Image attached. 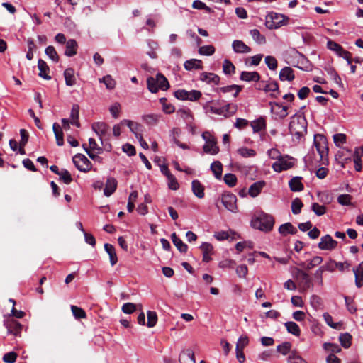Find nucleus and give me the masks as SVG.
Masks as SVG:
<instances>
[{
	"mask_svg": "<svg viewBox=\"0 0 363 363\" xmlns=\"http://www.w3.org/2000/svg\"><path fill=\"white\" fill-rule=\"evenodd\" d=\"M290 133L300 140L307 133V121L304 116L294 114L289 126Z\"/></svg>",
	"mask_w": 363,
	"mask_h": 363,
	"instance_id": "nucleus-1",
	"label": "nucleus"
},
{
	"mask_svg": "<svg viewBox=\"0 0 363 363\" xmlns=\"http://www.w3.org/2000/svg\"><path fill=\"white\" fill-rule=\"evenodd\" d=\"M274 225V218L272 216L262 213L251 221V225L255 229L264 232H269Z\"/></svg>",
	"mask_w": 363,
	"mask_h": 363,
	"instance_id": "nucleus-2",
	"label": "nucleus"
},
{
	"mask_svg": "<svg viewBox=\"0 0 363 363\" xmlns=\"http://www.w3.org/2000/svg\"><path fill=\"white\" fill-rule=\"evenodd\" d=\"M314 145L320 155L323 164L325 160L328 162L327 157L328 154V141L326 138L321 134H316L314 136Z\"/></svg>",
	"mask_w": 363,
	"mask_h": 363,
	"instance_id": "nucleus-3",
	"label": "nucleus"
},
{
	"mask_svg": "<svg viewBox=\"0 0 363 363\" xmlns=\"http://www.w3.org/2000/svg\"><path fill=\"white\" fill-rule=\"evenodd\" d=\"M327 48L334 51L339 57L345 59L348 65L352 64V54L349 51L345 50L340 44L329 40L327 43Z\"/></svg>",
	"mask_w": 363,
	"mask_h": 363,
	"instance_id": "nucleus-4",
	"label": "nucleus"
},
{
	"mask_svg": "<svg viewBox=\"0 0 363 363\" xmlns=\"http://www.w3.org/2000/svg\"><path fill=\"white\" fill-rule=\"evenodd\" d=\"M174 95L179 100L196 101L201 98L202 94L198 90L186 91L185 89H178L174 91Z\"/></svg>",
	"mask_w": 363,
	"mask_h": 363,
	"instance_id": "nucleus-5",
	"label": "nucleus"
},
{
	"mask_svg": "<svg viewBox=\"0 0 363 363\" xmlns=\"http://www.w3.org/2000/svg\"><path fill=\"white\" fill-rule=\"evenodd\" d=\"M285 16L277 13H271L266 17V26L269 29H276L284 24Z\"/></svg>",
	"mask_w": 363,
	"mask_h": 363,
	"instance_id": "nucleus-6",
	"label": "nucleus"
},
{
	"mask_svg": "<svg viewBox=\"0 0 363 363\" xmlns=\"http://www.w3.org/2000/svg\"><path fill=\"white\" fill-rule=\"evenodd\" d=\"M292 157L288 155L281 156L278 160H277L272 164V169L277 172H281L284 170H287L294 166V162L291 161Z\"/></svg>",
	"mask_w": 363,
	"mask_h": 363,
	"instance_id": "nucleus-7",
	"label": "nucleus"
},
{
	"mask_svg": "<svg viewBox=\"0 0 363 363\" xmlns=\"http://www.w3.org/2000/svg\"><path fill=\"white\" fill-rule=\"evenodd\" d=\"M221 202L228 211L233 213L237 212V198L235 194L229 192L223 194L221 197Z\"/></svg>",
	"mask_w": 363,
	"mask_h": 363,
	"instance_id": "nucleus-8",
	"label": "nucleus"
},
{
	"mask_svg": "<svg viewBox=\"0 0 363 363\" xmlns=\"http://www.w3.org/2000/svg\"><path fill=\"white\" fill-rule=\"evenodd\" d=\"M73 163L80 172H88L91 169L90 161L82 154H77L73 157Z\"/></svg>",
	"mask_w": 363,
	"mask_h": 363,
	"instance_id": "nucleus-9",
	"label": "nucleus"
},
{
	"mask_svg": "<svg viewBox=\"0 0 363 363\" xmlns=\"http://www.w3.org/2000/svg\"><path fill=\"white\" fill-rule=\"evenodd\" d=\"M296 277L298 279L299 284L301 286L303 291H306L313 287V284L312 283L311 278L306 272L302 269H297Z\"/></svg>",
	"mask_w": 363,
	"mask_h": 363,
	"instance_id": "nucleus-10",
	"label": "nucleus"
},
{
	"mask_svg": "<svg viewBox=\"0 0 363 363\" xmlns=\"http://www.w3.org/2000/svg\"><path fill=\"white\" fill-rule=\"evenodd\" d=\"M337 245V242L330 235H326L320 238L318 243V247L323 250H332Z\"/></svg>",
	"mask_w": 363,
	"mask_h": 363,
	"instance_id": "nucleus-11",
	"label": "nucleus"
},
{
	"mask_svg": "<svg viewBox=\"0 0 363 363\" xmlns=\"http://www.w3.org/2000/svg\"><path fill=\"white\" fill-rule=\"evenodd\" d=\"M92 130L96 133V135L102 139L109 129V126L104 122H96L92 124Z\"/></svg>",
	"mask_w": 363,
	"mask_h": 363,
	"instance_id": "nucleus-12",
	"label": "nucleus"
},
{
	"mask_svg": "<svg viewBox=\"0 0 363 363\" xmlns=\"http://www.w3.org/2000/svg\"><path fill=\"white\" fill-rule=\"evenodd\" d=\"M203 254V262H209L211 260V255L213 252V247L209 242H203L200 246Z\"/></svg>",
	"mask_w": 363,
	"mask_h": 363,
	"instance_id": "nucleus-13",
	"label": "nucleus"
},
{
	"mask_svg": "<svg viewBox=\"0 0 363 363\" xmlns=\"http://www.w3.org/2000/svg\"><path fill=\"white\" fill-rule=\"evenodd\" d=\"M6 326L8 330V333L14 335H18L22 330V325L15 320H8Z\"/></svg>",
	"mask_w": 363,
	"mask_h": 363,
	"instance_id": "nucleus-14",
	"label": "nucleus"
},
{
	"mask_svg": "<svg viewBox=\"0 0 363 363\" xmlns=\"http://www.w3.org/2000/svg\"><path fill=\"white\" fill-rule=\"evenodd\" d=\"M200 79L207 84H213L215 85L218 84L220 82L219 76L211 72H202L200 74Z\"/></svg>",
	"mask_w": 363,
	"mask_h": 363,
	"instance_id": "nucleus-15",
	"label": "nucleus"
},
{
	"mask_svg": "<svg viewBox=\"0 0 363 363\" xmlns=\"http://www.w3.org/2000/svg\"><path fill=\"white\" fill-rule=\"evenodd\" d=\"M279 77L281 81L291 82L295 78L294 70L290 67H284L281 69Z\"/></svg>",
	"mask_w": 363,
	"mask_h": 363,
	"instance_id": "nucleus-16",
	"label": "nucleus"
},
{
	"mask_svg": "<svg viewBox=\"0 0 363 363\" xmlns=\"http://www.w3.org/2000/svg\"><path fill=\"white\" fill-rule=\"evenodd\" d=\"M232 47L234 52L237 53H248L251 51V48L240 40H234Z\"/></svg>",
	"mask_w": 363,
	"mask_h": 363,
	"instance_id": "nucleus-17",
	"label": "nucleus"
},
{
	"mask_svg": "<svg viewBox=\"0 0 363 363\" xmlns=\"http://www.w3.org/2000/svg\"><path fill=\"white\" fill-rule=\"evenodd\" d=\"M78 44L74 39H70L66 43L65 55L67 57H72L77 52Z\"/></svg>",
	"mask_w": 363,
	"mask_h": 363,
	"instance_id": "nucleus-18",
	"label": "nucleus"
},
{
	"mask_svg": "<svg viewBox=\"0 0 363 363\" xmlns=\"http://www.w3.org/2000/svg\"><path fill=\"white\" fill-rule=\"evenodd\" d=\"M117 188V181L114 178H108L104 189V194L106 196L112 195Z\"/></svg>",
	"mask_w": 363,
	"mask_h": 363,
	"instance_id": "nucleus-19",
	"label": "nucleus"
},
{
	"mask_svg": "<svg viewBox=\"0 0 363 363\" xmlns=\"http://www.w3.org/2000/svg\"><path fill=\"white\" fill-rule=\"evenodd\" d=\"M242 86L233 84V85L220 87L217 89V92L218 93L221 92V93L225 94L228 92L235 91L234 94H233V96L234 98H236L238 96V94L242 91Z\"/></svg>",
	"mask_w": 363,
	"mask_h": 363,
	"instance_id": "nucleus-20",
	"label": "nucleus"
},
{
	"mask_svg": "<svg viewBox=\"0 0 363 363\" xmlns=\"http://www.w3.org/2000/svg\"><path fill=\"white\" fill-rule=\"evenodd\" d=\"M265 184L266 183L264 181H258L253 183L249 188V194L252 197L257 196L260 194Z\"/></svg>",
	"mask_w": 363,
	"mask_h": 363,
	"instance_id": "nucleus-21",
	"label": "nucleus"
},
{
	"mask_svg": "<svg viewBox=\"0 0 363 363\" xmlns=\"http://www.w3.org/2000/svg\"><path fill=\"white\" fill-rule=\"evenodd\" d=\"M240 79L245 82H258L260 79V75L257 72H241Z\"/></svg>",
	"mask_w": 363,
	"mask_h": 363,
	"instance_id": "nucleus-22",
	"label": "nucleus"
},
{
	"mask_svg": "<svg viewBox=\"0 0 363 363\" xmlns=\"http://www.w3.org/2000/svg\"><path fill=\"white\" fill-rule=\"evenodd\" d=\"M52 130L55 136L56 143L58 146L64 145V135L61 126L57 123H54Z\"/></svg>",
	"mask_w": 363,
	"mask_h": 363,
	"instance_id": "nucleus-23",
	"label": "nucleus"
},
{
	"mask_svg": "<svg viewBox=\"0 0 363 363\" xmlns=\"http://www.w3.org/2000/svg\"><path fill=\"white\" fill-rule=\"evenodd\" d=\"M203 148L206 153L210 155H216L219 152V147L217 146L216 139L205 143Z\"/></svg>",
	"mask_w": 363,
	"mask_h": 363,
	"instance_id": "nucleus-24",
	"label": "nucleus"
},
{
	"mask_svg": "<svg viewBox=\"0 0 363 363\" xmlns=\"http://www.w3.org/2000/svg\"><path fill=\"white\" fill-rule=\"evenodd\" d=\"M171 239H172L173 244L175 245V247L177 248V250L180 252L185 253L187 252V250H188L187 245L184 243L183 241L177 237L176 233H173L171 235Z\"/></svg>",
	"mask_w": 363,
	"mask_h": 363,
	"instance_id": "nucleus-25",
	"label": "nucleus"
},
{
	"mask_svg": "<svg viewBox=\"0 0 363 363\" xmlns=\"http://www.w3.org/2000/svg\"><path fill=\"white\" fill-rule=\"evenodd\" d=\"M279 233L283 236L294 235L297 233V229L291 223H286L279 226Z\"/></svg>",
	"mask_w": 363,
	"mask_h": 363,
	"instance_id": "nucleus-26",
	"label": "nucleus"
},
{
	"mask_svg": "<svg viewBox=\"0 0 363 363\" xmlns=\"http://www.w3.org/2000/svg\"><path fill=\"white\" fill-rule=\"evenodd\" d=\"M266 92L272 91L271 96L277 98L279 94V84L276 81L268 82L263 88Z\"/></svg>",
	"mask_w": 363,
	"mask_h": 363,
	"instance_id": "nucleus-27",
	"label": "nucleus"
},
{
	"mask_svg": "<svg viewBox=\"0 0 363 363\" xmlns=\"http://www.w3.org/2000/svg\"><path fill=\"white\" fill-rule=\"evenodd\" d=\"M302 177H294L289 182V185L292 191H301L303 189L304 186L301 182Z\"/></svg>",
	"mask_w": 363,
	"mask_h": 363,
	"instance_id": "nucleus-28",
	"label": "nucleus"
},
{
	"mask_svg": "<svg viewBox=\"0 0 363 363\" xmlns=\"http://www.w3.org/2000/svg\"><path fill=\"white\" fill-rule=\"evenodd\" d=\"M191 186L193 193L196 197L199 199L204 197V187L199 180H193Z\"/></svg>",
	"mask_w": 363,
	"mask_h": 363,
	"instance_id": "nucleus-29",
	"label": "nucleus"
},
{
	"mask_svg": "<svg viewBox=\"0 0 363 363\" xmlns=\"http://www.w3.org/2000/svg\"><path fill=\"white\" fill-rule=\"evenodd\" d=\"M38 67L40 70L39 76L45 79H50L51 77L48 75V72L50 71L49 67L47 65L46 62L40 59L38 62Z\"/></svg>",
	"mask_w": 363,
	"mask_h": 363,
	"instance_id": "nucleus-30",
	"label": "nucleus"
},
{
	"mask_svg": "<svg viewBox=\"0 0 363 363\" xmlns=\"http://www.w3.org/2000/svg\"><path fill=\"white\" fill-rule=\"evenodd\" d=\"M104 250L109 255L111 266H114L118 262V257L114 246L111 244L106 243L104 244Z\"/></svg>",
	"mask_w": 363,
	"mask_h": 363,
	"instance_id": "nucleus-31",
	"label": "nucleus"
},
{
	"mask_svg": "<svg viewBox=\"0 0 363 363\" xmlns=\"http://www.w3.org/2000/svg\"><path fill=\"white\" fill-rule=\"evenodd\" d=\"M179 361L181 363H196L194 352L191 350H186L182 352L179 356Z\"/></svg>",
	"mask_w": 363,
	"mask_h": 363,
	"instance_id": "nucleus-32",
	"label": "nucleus"
},
{
	"mask_svg": "<svg viewBox=\"0 0 363 363\" xmlns=\"http://www.w3.org/2000/svg\"><path fill=\"white\" fill-rule=\"evenodd\" d=\"M184 68L186 70H191V69H202V61L197 59H191L189 60H186L184 62Z\"/></svg>",
	"mask_w": 363,
	"mask_h": 363,
	"instance_id": "nucleus-33",
	"label": "nucleus"
},
{
	"mask_svg": "<svg viewBox=\"0 0 363 363\" xmlns=\"http://www.w3.org/2000/svg\"><path fill=\"white\" fill-rule=\"evenodd\" d=\"M65 84L67 86H72L76 83L74 71L72 68H67L64 72Z\"/></svg>",
	"mask_w": 363,
	"mask_h": 363,
	"instance_id": "nucleus-34",
	"label": "nucleus"
},
{
	"mask_svg": "<svg viewBox=\"0 0 363 363\" xmlns=\"http://www.w3.org/2000/svg\"><path fill=\"white\" fill-rule=\"evenodd\" d=\"M250 125L255 133H258L266 128V121L262 117L252 121Z\"/></svg>",
	"mask_w": 363,
	"mask_h": 363,
	"instance_id": "nucleus-35",
	"label": "nucleus"
},
{
	"mask_svg": "<svg viewBox=\"0 0 363 363\" xmlns=\"http://www.w3.org/2000/svg\"><path fill=\"white\" fill-rule=\"evenodd\" d=\"M284 325H285L288 333H289L296 337L300 336L301 330H300L299 326L296 323H294L293 321H289V322L285 323Z\"/></svg>",
	"mask_w": 363,
	"mask_h": 363,
	"instance_id": "nucleus-36",
	"label": "nucleus"
},
{
	"mask_svg": "<svg viewBox=\"0 0 363 363\" xmlns=\"http://www.w3.org/2000/svg\"><path fill=\"white\" fill-rule=\"evenodd\" d=\"M211 170L216 179H221L223 173V165L220 161H214L211 165Z\"/></svg>",
	"mask_w": 363,
	"mask_h": 363,
	"instance_id": "nucleus-37",
	"label": "nucleus"
},
{
	"mask_svg": "<svg viewBox=\"0 0 363 363\" xmlns=\"http://www.w3.org/2000/svg\"><path fill=\"white\" fill-rule=\"evenodd\" d=\"M159 89L166 91L169 88V84L167 79L161 73L156 74Z\"/></svg>",
	"mask_w": 363,
	"mask_h": 363,
	"instance_id": "nucleus-38",
	"label": "nucleus"
},
{
	"mask_svg": "<svg viewBox=\"0 0 363 363\" xmlns=\"http://www.w3.org/2000/svg\"><path fill=\"white\" fill-rule=\"evenodd\" d=\"M210 103H213V101H210ZM208 104H209V102L206 103V104L203 106V108H208V111L212 113H215L217 115H222V116H225V118L228 117V114L225 113L223 106L221 107H216L214 106H209Z\"/></svg>",
	"mask_w": 363,
	"mask_h": 363,
	"instance_id": "nucleus-39",
	"label": "nucleus"
},
{
	"mask_svg": "<svg viewBox=\"0 0 363 363\" xmlns=\"http://www.w3.org/2000/svg\"><path fill=\"white\" fill-rule=\"evenodd\" d=\"M177 114L187 123H191L193 120V116L189 108H180L177 111Z\"/></svg>",
	"mask_w": 363,
	"mask_h": 363,
	"instance_id": "nucleus-40",
	"label": "nucleus"
},
{
	"mask_svg": "<svg viewBox=\"0 0 363 363\" xmlns=\"http://www.w3.org/2000/svg\"><path fill=\"white\" fill-rule=\"evenodd\" d=\"M323 316L325 323L332 328L336 330H340L342 328V323L341 322L333 323V317L328 313H324Z\"/></svg>",
	"mask_w": 363,
	"mask_h": 363,
	"instance_id": "nucleus-41",
	"label": "nucleus"
},
{
	"mask_svg": "<svg viewBox=\"0 0 363 363\" xmlns=\"http://www.w3.org/2000/svg\"><path fill=\"white\" fill-rule=\"evenodd\" d=\"M352 337L348 333H342L339 337V341L340 342L341 345L345 348H348L351 345Z\"/></svg>",
	"mask_w": 363,
	"mask_h": 363,
	"instance_id": "nucleus-42",
	"label": "nucleus"
},
{
	"mask_svg": "<svg viewBox=\"0 0 363 363\" xmlns=\"http://www.w3.org/2000/svg\"><path fill=\"white\" fill-rule=\"evenodd\" d=\"M147 86L148 90L152 93H157L159 90L157 78L149 77L147 79Z\"/></svg>",
	"mask_w": 363,
	"mask_h": 363,
	"instance_id": "nucleus-43",
	"label": "nucleus"
},
{
	"mask_svg": "<svg viewBox=\"0 0 363 363\" xmlns=\"http://www.w3.org/2000/svg\"><path fill=\"white\" fill-rule=\"evenodd\" d=\"M310 303H311V306L315 310H319L323 308L322 298L317 295H312L311 296Z\"/></svg>",
	"mask_w": 363,
	"mask_h": 363,
	"instance_id": "nucleus-44",
	"label": "nucleus"
},
{
	"mask_svg": "<svg viewBox=\"0 0 363 363\" xmlns=\"http://www.w3.org/2000/svg\"><path fill=\"white\" fill-rule=\"evenodd\" d=\"M252 38L259 44H264L266 43V38L264 35H261L257 29H252L250 31Z\"/></svg>",
	"mask_w": 363,
	"mask_h": 363,
	"instance_id": "nucleus-45",
	"label": "nucleus"
},
{
	"mask_svg": "<svg viewBox=\"0 0 363 363\" xmlns=\"http://www.w3.org/2000/svg\"><path fill=\"white\" fill-rule=\"evenodd\" d=\"M160 118L157 114H147L143 116V120L148 125H155L157 123Z\"/></svg>",
	"mask_w": 363,
	"mask_h": 363,
	"instance_id": "nucleus-46",
	"label": "nucleus"
},
{
	"mask_svg": "<svg viewBox=\"0 0 363 363\" xmlns=\"http://www.w3.org/2000/svg\"><path fill=\"white\" fill-rule=\"evenodd\" d=\"M71 311L77 319L86 318V314L84 309L76 306H71Z\"/></svg>",
	"mask_w": 363,
	"mask_h": 363,
	"instance_id": "nucleus-47",
	"label": "nucleus"
},
{
	"mask_svg": "<svg viewBox=\"0 0 363 363\" xmlns=\"http://www.w3.org/2000/svg\"><path fill=\"white\" fill-rule=\"evenodd\" d=\"M223 70L225 74H232L235 73V67L229 60L225 59L223 61Z\"/></svg>",
	"mask_w": 363,
	"mask_h": 363,
	"instance_id": "nucleus-48",
	"label": "nucleus"
},
{
	"mask_svg": "<svg viewBox=\"0 0 363 363\" xmlns=\"http://www.w3.org/2000/svg\"><path fill=\"white\" fill-rule=\"evenodd\" d=\"M45 52L53 62H58L59 56L53 46H48L45 48Z\"/></svg>",
	"mask_w": 363,
	"mask_h": 363,
	"instance_id": "nucleus-49",
	"label": "nucleus"
},
{
	"mask_svg": "<svg viewBox=\"0 0 363 363\" xmlns=\"http://www.w3.org/2000/svg\"><path fill=\"white\" fill-rule=\"evenodd\" d=\"M167 99L164 97L160 99V102L162 105V110L167 114L174 112V106L171 104H167Z\"/></svg>",
	"mask_w": 363,
	"mask_h": 363,
	"instance_id": "nucleus-50",
	"label": "nucleus"
},
{
	"mask_svg": "<svg viewBox=\"0 0 363 363\" xmlns=\"http://www.w3.org/2000/svg\"><path fill=\"white\" fill-rule=\"evenodd\" d=\"M99 82L104 83L108 89H113L116 86V81L111 75H106L103 78L99 79Z\"/></svg>",
	"mask_w": 363,
	"mask_h": 363,
	"instance_id": "nucleus-51",
	"label": "nucleus"
},
{
	"mask_svg": "<svg viewBox=\"0 0 363 363\" xmlns=\"http://www.w3.org/2000/svg\"><path fill=\"white\" fill-rule=\"evenodd\" d=\"M147 325L149 328L154 327L157 322V315L155 311H148L147 312Z\"/></svg>",
	"mask_w": 363,
	"mask_h": 363,
	"instance_id": "nucleus-52",
	"label": "nucleus"
},
{
	"mask_svg": "<svg viewBox=\"0 0 363 363\" xmlns=\"http://www.w3.org/2000/svg\"><path fill=\"white\" fill-rule=\"evenodd\" d=\"M303 207V203L298 198H296L292 201L291 203V211L294 214H298L301 213V208Z\"/></svg>",
	"mask_w": 363,
	"mask_h": 363,
	"instance_id": "nucleus-53",
	"label": "nucleus"
},
{
	"mask_svg": "<svg viewBox=\"0 0 363 363\" xmlns=\"http://www.w3.org/2000/svg\"><path fill=\"white\" fill-rule=\"evenodd\" d=\"M223 180L230 187H234L237 184V177L235 174L228 173L224 175Z\"/></svg>",
	"mask_w": 363,
	"mask_h": 363,
	"instance_id": "nucleus-54",
	"label": "nucleus"
},
{
	"mask_svg": "<svg viewBox=\"0 0 363 363\" xmlns=\"http://www.w3.org/2000/svg\"><path fill=\"white\" fill-rule=\"evenodd\" d=\"M323 348L328 351L332 352L331 354L339 353L342 350L337 344L335 343H324Z\"/></svg>",
	"mask_w": 363,
	"mask_h": 363,
	"instance_id": "nucleus-55",
	"label": "nucleus"
},
{
	"mask_svg": "<svg viewBox=\"0 0 363 363\" xmlns=\"http://www.w3.org/2000/svg\"><path fill=\"white\" fill-rule=\"evenodd\" d=\"M59 177L60 179L66 184H69L72 182V177L67 169H62Z\"/></svg>",
	"mask_w": 363,
	"mask_h": 363,
	"instance_id": "nucleus-56",
	"label": "nucleus"
},
{
	"mask_svg": "<svg viewBox=\"0 0 363 363\" xmlns=\"http://www.w3.org/2000/svg\"><path fill=\"white\" fill-rule=\"evenodd\" d=\"M311 209L318 216H323L326 213L325 206L318 203H313L311 206Z\"/></svg>",
	"mask_w": 363,
	"mask_h": 363,
	"instance_id": "nucleus-57",
	"label": "nucleus"
},
{
	"mask_svg": "<svg viewBox=\"0 0 363 363\" xmlns=\"http://www.w3.org/2000/svg\"><path fill=\"white\" fill-rule=\"evenodd\" d=\"M333 141L336 146L340 147L341 145H343L347 141V137L345 134L343 133H336L333 135Z\"/></svg>",
	"mask_w": 363,
	"mask_h": 363,
	"instance_id": "nucleus-58",
	"label": "nucleus"
},
{
	"mask_svg": "<svg viewBox=\"0 0 363 363\" xmlns=\"http://www.w3.org/2000/svg\"><path fill=\"white\" fill-rule=\"evenodd\" d=\"M215 52V48L213 45L201 46L199 49V53L202 55H212Z\"/></svg>",
	"mask_w": 363,
	"mask_h": 363,
	"instance_id": "nucleus-59",
	"label": "nucleus"
},
{
	"mask_svg": "<svg viewBox=\"0 0 363 363\" xmlns=\"http://www.w3.org/2000/svg\"><path fill=\"white\" fill-rule=\"evenodd\" d=\"M291 344L289 342H285L277 347V352L281 353L284 355L287 354L291 350Z\"/></svg>",
	"mask_w": 363,
	"mask_h": 363,
	"instance_id": "nucleus-60",
	"label": "nucleus"
},
{
	"mask_svg": "<svg viewBox=\"0 0 363 363\" xmlns=\"http://www.w3.org/2000/svg\"><path fill=\"white\" fill-rule=\"evenodd\" d=\"M223 107L225 108V113L228 114V117L234 115L238 110L237 104L233 103H228L223 105Z\"/></svg>",
	"mask_w": 363,
	"mask_h": 363,
	"instance_id": "nucleus-61",
	"label": "nucleus"
},
{
	"mask_svg": "<svg viewBox=\"0 0 363 363\" xmlns=\"http://www.w3.org/2000/svg\"><path fill=\"white\" fill-rule=\"evenodd\" d=\"M168 180V187L172 190H177L179 188V184L176 179V177L172 174L167 178Z\"/></svg>",
	"mask_w": 363,
	"mask_h": 363,
	"instance_id": "nucleus-62",
	"label": "nucleus"
},
{
	"mask_svg": "<svg viewBox=\"0 0 363 363\" xmlns=\"http://www.w3.org/2000/svg\"><path fill=\"white\" fill-rule=\"evenodd\" d=\"M289 363H307L301 356L292 352L288 357Z\"/></svg>",
	"mask_w": 363,
	"mask_h": 363,
	"instance_id": "nucleus-63",
	"label": "nucleus"
},
{
	"mask_svg": "<svg viewBox=\"0 0 363 363\" xmlns=\"http://www.w3.org/2000/svg\"><path fill=\"white\" fill-rule=\"evenodd\" d=\"M353 272L355 277V284L357 287L360 288L363 285V272L353 269Z\"/></svg>",
	"mask_w": 363,
	"mask_h": 363,
	"instance_id": "nucleus-64",
	"label": "nucleus"
}]
</instances>
